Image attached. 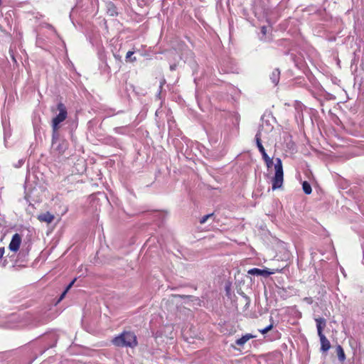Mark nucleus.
<instances>
[{
  "label": "nucleus",
  "mask_w": 364,
  "mask_h": 364,
  "mask_svg": "<svg viewBox=\"0 0 364 364\" xmlns=\"http://www.w3.org/2000/svg\"><path fill=\"white\" fill-rule=\"evenodd\" d=\"M263 160L265 161L268 168H271L273 165L274 166L275 173L272 180V190L274 191L282 188L284 181V171L281 159L276 158L274 163L272 158L269 156H264Z\"/></svg>",
  "instance_id": "1"
},
{
  "label": "nucleus",
  "mask_w": 364,
  "mask_h": 364,
  "mask_svg": "<svg viewBox=\"0 0 364 364\" xmlns=\"http://www.w3.org/2000/svg\"><path fill=\"white\" fill-rule=\"evenodd\" d=\"M112 343L117 347L134 348L138 346L136 334L132 331H124L112 339Z\"/></svg>",
  "instance_id": "2"
},
{
  "label": "nucleus",
  "mask_w": 364,
  "mask_h": 364,
  "mask_svg": "<svg viewBox=\"0 0 364 364\" xmlns=\"http://www.w3.org/2000/svg\"><path fill=\"white\" fill-rule=\"evenodd\" d=\"M57 109L59 111V113L52 120V132H59L60 124L68 117L66 107L63 102H60L58 103Z\"/></svg>",
  "instance_id": "3"
},
{
  "label": "nucleus",
  "mask_w": 364,
  "mask_h": 364,
  "mask_svg": "<svg viewBox=\"0 0 364 364\" xmlns=\"http://www.w3.org/2000/svg\"><path fill=\"white\" fill-rule=\"evenodd\" d=\"M68 148V142L61 137L59 132H52L51 149L58 154H63Z\"/></svg>",
  "instance_id": "4"
},
{
  "label": "nucleus",
  "mask_w": 364,
  "mask_h": 364,
  "mask_svg": "<svg viewBox=\"0 0 364 364\" xmlns=\"http://www.w3.org/2000/svg\"><path fill=\"white\" fill-rule=\"evenodd\" d=\"M21 243V237L18 233H15L10 242L9 248L11 252H17L19 250Z\"/></svg>",
  "instance_id": "5"
},
{
  "label": "nucleus",
  "mask_w": 364,
  "mask_h": 364,
  "mask_svg": "<svg viewBox=\"0 0 364 364\" xmlns=\"http://www.w3.org/2000/svg\"><path fill=\"white\" fill-rule=\"evenodd\" d=\"M274 273V271H270L269 269H258V268H252L250 269L248 271V274L252 275H257V276H262L264 277H267L269 275Z\"/></svg>",
  "instance_id": "6"
},
{
  "label": "nucleus",
  "mask_w": 364,
  "mask_h": 364,
  "mask_svg": "<svg viewBox=\"0 0 364 364\" xmlns=\"http://www.w3.org/2000/svg\"><path fill=\"white\" fill-rule=\"evenodd\" d=\"M318 336L320 338L321 351L326 352L331 348L330 341L327 339L323 333L318 334Z\"/></svg>",
  "instance_id": "7"
},
{
  "label": "nucleus",
  "mask_w": 364,
  "mask_h": 364,
  "mask_svg": "<svg viewBox=\"0 0 364 364\" xmlns=\"http://www.w3.org/2000/svg\"><path fill=\"white\" fill-rule=\"evenodd\" d=\"M255 141H256L257 146L259 152L262 154V159L264 158V156H268L267 154L266 153V151H265L262 144L261 132L259 131L255 135Z\"/></svg>",
  "instance_id": "8"
},
{
  "label": "nucleus",
  "mask_w": 364,
  "mask_h": 364,
  "mask_svg": "<svg viewBox=\"0 0 364 364\" xmlns=\"http://www.w3.org/2000/svg\"><path fill=\"white\" fill-rule=\"evenodd\" d=\"M315 321L316 323L318 334L323 333V331L326 326V320L324 318L319 317L315 318Z\"/></svg>",
  "instance_id": "9"
},
{
  "label": "nucleus",
  "mask_w": 364,
  "mask_h": 364,
  "mask_svg": "<svg viewBox=\"0 0 364 364\" xmlns=\"http://www.w3.org/2000/svg\"><path fill=\"white\" fill-rule=\"evenodd\" d=\"M38 219L41 222H46L47 223H50L54 219V215L53 214H51L50 212H46L44 213L38 215Z\"/></svg>",
  "instance_id": "10"
},
{
  "label": "nucleus",
  "mask_w": 364,
  "mask_h": 364,
  "mask_svg": "<svg viewBox=\"0 0 364 364\" xmlns=\"http://www.w3.org/2000/svg\"><path fill=\"white\" fill-rule=\"evenodd\" d=\"M256 336L252 335L251 333H247L242 336L241 338L237 339L235 341V343L239 346H242L246 342H247L250 339L255 338Z\"/></svg>",
  "instance_id": "11"
},
{
  "label": "nucleus",
  "mask_w": 364,
  "mask_h": 364,
  "mask_svg": "<svg viewBox=\"0 0 364 364\" xmlns=\"http://www.w3.org/2000/svg\"><path fill=\"white\" fill-rule=\"evenodd\" d=\"M280 79V70L275 68L270 75V80L274 85H277Z\"/></svg>",
  "instance_id": "12"
},
{
  "label": "nucleus",
  "mask_w": 364,
  "mask_h": 364,
  "mask_svg": "<svg viewBox=\"0 0 364 364\" xmlns=\"http://www.w3.org/2000/svg\"><path fill=\"white\" fill-rule=\"evenodd\" d=\"M336 353L338 357V359L341 363H343L346 360V354L343 348L341 345H337L336 347Z\"/></svg>",
  "instance_id": "13"
},
{
  "label": "nucleus",
  "mask_w": 364,
  "mask_h": 364,
  "mask_svg": "<svg viewBox=\"0 0 364 364\" xmlns=\"http://www.w3.org/2000/svg\"><path fill=\"white\" fill-rule=\"evenodd\" d=\"M302 189L305 194L309 195L312 192L311 184L307 181H304L302 183Z\"/></svg>",
  "instance_id": "14"
},
{
  "label": "nucleus",
  "mask_w": 364,
  "mask_h": 364,
  "mask_svg": "<svg viewBox=\"0 0 364 364\" xmlns=\"http://www.w3.org/2000/svg\"><path fill=\"white\" fill-rule=\"evenodd\" d=\"M270 320L272 321L271 323L269 325H268L267 327H265L263 329H260L259 331L262 333V334H265L267 333L268 331H269L270 330H272L273 328V326H274V324H273V318L271 316L270 317Z\"/></svg>",
  "instance_id": "15"
},
{
  "label": "nucleus",
  "mask_w": 364,
  "mask_h": 364,
  "mask_svg": "<svg viewBox=\"0 0 364 364\" xmlns=\"http://www.w3.org/2000/svg\"><path fill=\"white\" fill-rule=\"evenodd\" d=\"M134 53V51H128L127 53V55H126V61L127 62H135L136 60V57H132L133 55V54Z\"/></svg>",
  "instance_id": "16"
},
{
  "label": "nucleus",
  "mask_w": 364,
  "mask_h": 364,
  "mask_svg": "<svg viewBox=\"0 0 364 364\" xmlns=\"http://www.w3.org/2000/svg\"><path fill=\"white\" fill-rule=\"evenodd\" d=\"M114 131L116 134H126V127H117L114 129Z\"/></svg>",
  "instance_id": "17"
},
{
  "label": "nucleus",
  "mask_w": 364,
  "mask_h": 364,
  "mask_svg": "<svg viewBox=\"0 0 364 364\" xmlns=\"http://www.w3.org/2000/svg\"><path fill=\"white\" fill-rule=\"evenodd\" d=\"M214 216V213H209V214H207L204 216H203L200 219V224H204L209 218H211Z\"/></svg>",
  "instance_id": "18"
},
{
  "label": "nucleus",
  "mask_w": 364,
  "mask_h": 364,
  "mask_svg": "<svg viewBox=\"0 0 364 364\" xmlns=\"http://www.w3.org/2000/svg\"><path fill=\"white\" fill-rule=\"evenodd\" d=\"M68 290H66L65 289H64V291L62 292V294H60V297L58 298L57 302H56V304L60 303L65 296L66 294L68 293Z\"/></svg>",
  "instance_id": "19"
},
{
  "label": "nucleus",
  "mask_w": 364,
  "mask_h": 364,
  "mask_svg": "<svg viewBox=\"0 0 364 364\" xmlns=\"http://www.w3.org/2000/svg\"><path fill=\"white\" fill-rule=\"evenodd\" d=\"M76 281V278H75L74 279H73L70 283L69 284L65 287V289L69 291V289L73 287V285L74 284L75 282Z\"/></svg>",
  "instance_id": "20"
},
{
  "label": "nucleus",
  "mask_w": 364,
  "mask_h": 364,
  "mask_svg": "<svg viewBox=\"0 0 364 364\" xmlns=\"http://www.w3.org/2000/svg\"><path fill=\"white\" fill-rule=\"evenodd\" d=\"M113 55L116 60H119V62H122V56L119 54L114 53Z\"/></svg>",
  "instance_id": "21"
},
{
  "label": "nucleus",
  "mask_w": 364,
  "mask_h": 364,
  "mask_svg": "<svg viewBox=\"0 0 364 364\" xmlns=\"http://www.w3.org/2000/svg\"><path fill=\"white\" fill-rule=\"evenodd\" d=\"M163 85H164V82H161L160 84V86H159V90L156 95V97H159L160 99V95H161V89H162V87H163Z\"/></svg>",
  "instance_id": "22"
},
{
  "label": "nucleus",
  "mask_w": 364,
  "mask_h": 364,
  "mask_svg": "<svg viewBox=\"0 0 364 364\" xmlns=\"http://www.w3.org/2000/svg\"><path fill=\"white\" fill-rule=\"evenodd\" d=\"M4 247H0V259L3 257L4 254Z\"/></svg>",
  "instance_id": "23"
},
{
  "label": "nucleus",
  "mask_w": 364,
  "mask_h": 364,
  "mask_svg": "<svg viewBox=\"0 0 364 364\" xmlns=\"http://www.w3.org/2000/svg\"><path fill=\"white\" fill-rule=\"evenodd\" d=\"M244 297L245 298V299H246V301H247V303H246L245 306H248L250 305V298H249L247 296H246V295H245V296H244Z\"/></svg>",
  "instance_id": "24"
},
{
  "label": "nucleus",
  "mask_w": 364,
  "mask_h": 364,
  "mask_svg": "<svg viewBox=\"0 0 364 364\" xmlns=\"http://www.w3.org/2000/svg\"><path fill=\"white\" fill-rule=\"evenodd\" d=\"M225 291H226L227 295H228L230 294V287L229 286H226L225 287Z\"/></svg>",
  "instance_id": "25"
},
{
  "label": "nucleus",
  "mask_w": 364,
  "mask_h": 364,
  "mask_svg": "<svg viewBox=\"0 0 364 364\" xmlns=\"http://www.w3.org/2000/svg\"><path fill=\"white\" fill-rule=\"evenodd\" d=\"M176 68V64H173V65H170V70H175Z\"/></svg>",
  "instance_id": "26"
},
{
  "label": "nucleus",
  "mask_w": 364,
  "mask_h": 364,
  "mask_svg": "<svg viewBox=\"0 0 364 364\" xmlns=\"http://www.w3.org/2000/svg\"><path fill=\"white\" fill-rule=\"evenodd\" d=\"M261 31H262V33L265 34L266 31H267L266 27L265 26H262V29H261Z\"/></svg>",
  "instance_id": "27"
},
{
  "label": "nucleus",
  "mask_w": 364,
  "mask_h": 364,
  "mask_svg": "<svg viewBox=\"0 0 364 364\" xmlns=\"http://www.w3.org/2000/svg\"><path fill=\"white\" fill-rule=\"evenodd\" d=\"M181 298H186V297H191V296H187V295H179Z\"/></svg>",
  "instance_id": "28"
},
{
  "label": "nucleus",
  "mask_w": 364,
  "mask_h": 364,
  "mask_svg": "<svg viewBox=\"0 0 364 364\" xmlns=\"http://www.w3.org/2000/svg\"><path fill=\"white\" fill-rule=\"evenodd\" d=\"M6 260H5V261L2 263L1 266H2V267H5V266H6Z\"/></svg>",
  "instance_id": "29"
},
{
  "label": "nucleus",
  "mask_w": 364,
  "mask_h": 364,
  "mask_svg": "<svg viewBox=\"0 0 364 364\" xmlns=\"http://www.w3.org/2000/svg\"><path fill=\"white\" fill-rule=\"evenodd\" d=\"M48 28H53V26H52V25H50V24H48Z\"/></svg>",
  "instance_id": "30"
},
{
  "label": "nucleus",
  "mask_w": 364,
  "mask_h": 364,
  "mask_svg": "<svg viewBox=\"0 0 364 364\" xmlns=\"http://www.w3.org/2000/svg\"><path fill=\"white\" fill-rule=\"evenodd\" d=\"M363 259H364V249H363Z\"/></svg>",
  "instance_id": "31"
}]
</instances>
